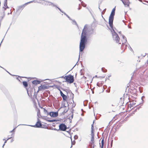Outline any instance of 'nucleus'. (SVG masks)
<instances>
[{"label":"nucleus","mask_w":148,"mask_h":148,"mask_svg":"<svg viewBox=\"0 0 148 148\" xmlns=\"http://www.w3.org/2000/svg\"><path fill=\"white\" fill-rule=\"evenodd\" d=\"M80 8H78V10H80Z\"/></svg>","instance_id":"a18cd8bd"},{"label":"nucleus","mask_w":148,"mask_h":148,"mask_svg":"<svg viewBox=\"0 0 148 148\" xmlns=\"http://www.w3.org/2000/svg\"><path fill=\"white\" fill-rule=\"evenodd\" d=\"M23 84L25 87H26L28 86L27 82L26 81H23Z\"/></svg>","instance_id":"6ab92c4d"},{"label":"nucleus","mask_w":148,"mask_h":148,"mask_svg":"<svg viewBox=\"0 0 148 148\" xmlns=\"http://www.w3.org/2000/svg\"><path fill=\"white\" fill-rule=\"evenodd\" d=\"M54 130H57V129H56V128H54Z\"/></svg>","instance_id":"79ce46f5"},{"label":"nucleus","mask_w":148,"mask_h":148,"mask_svg":"<svg viewBox=\"0 0 148 148\" xmlns=\"http://www.w3.org/2000/svg\"><path fill=\"white\" fill-rule=\"evenodd\" d=\"M47 121L50 122H53L56 121V120H48Z\"/></svg>","instance_id":"b1692460"},{"label":"nucleus","mask_w":148,"mask_h":148,"mask_svg":"<svg viewBox=\"0 0 148 148\" xmlns=\"http://www.w3.org/2000/svg\"><path fill=\"white\" fill-rule=\"evenodd\" d=\"M97 85L98 86H99V87H100V86H101V84H99V83H97Z\"/></svg>","instance_id":"f704fd0d"},{"label":"nucleus","mask_w":148,"mask_h":148,"mask_svg":"<svg viewBox=\"0 0 148 148\" xmlns=\"http://www.w3.org/2000/svg\"><path fill=\"white\" fill-rule=\"evenodd\" d=\"M41 108L43 109V112L45 115L47 116H48L49 115V112L46 110L45 108Z\"/></svg>","instance_id":"ddd939ff"},{"label":"nucleus","mask_w":148,"mask_h":148,"mask_svg":"<svg viewBox=\"0 0 148 148\" xmlns=\"http://www.w3.org/2000/svg\"><path fill=\"white\" fill-rule=\"evenodd\" d=\"M115 7L113 9L109 17V24L111 29V32L112 33L113 40L116 41V42L119 44H121V43L120 42V38L118 35L115 32L113 28V22L114 19V16L115 14Z\"/></svg>","instance_id":"f257e3e1"},{"label":"nucleus","mask_w":148,"mask_h":148,"mask_svg":"<svg viewBox=\"0 0 148 148\" xmlns=\"http://www.w3.org/2000/svg\"><path fill=\"white\" fill-rule=\"evenodd\" d=\"M37 119H38V121L36 122V124L35 125H29L30 126L32 127H38V128L41 127L42 126V124H41L40 122L39 121V119L38 118H37Z\"/></svg>","instance_id":"39448f33"},{"label":"nucleus","mask_w":148,"mask_h":148,"mask_svg":"<svg viewBox=\"0 0 148 148\" xmlns=\"http://www.w3.org/2000/svg\"><path fill=\"white\" fill-rule=\"evenodd\" d=\"M51 117H56L58 116V112H49V114Z\"/></svg>","instance_id":"0eeeda50"},{"label":"nucleus","mask_w":148,"mask_h":148,"mask_svg":"<svg viewBox=\"0 0 148 148\" xmlns=\"http://www.w3.org/2000/svg\"><path fill=\"white\" fill-rule=\"evenodd\" d=\"M47 88V87L45 85H41L38 87L39 90H45Z\"/></svg>","instance_id":"9d476101"},{"label":"nucleus","mask_w":148,"mask_h":148,"mask_svg":"<svg viewBox=\"0 0 148 148\" xmlns=\"http://www.w3.org/2000/svg\"><path fill=\"white\" fill-rule=\"evenodd\" d=\"M106 9H104L103 10L102 12H101L102 15L103 14H104V13H105V12L106 11ZM102 17H103L102 15Z\"/></svg>","instance_id":"cd10ccee"},{"label":"nucleus","mask_w":148,"mask_h":148,"mask_svg":"<svg viewBox=\"0 0 148 148\" xmlns=\"http://www.w3.org/2000/svg\"><path fill=\"white\" fill-rule=\"evenodd\" d=\"M72 21V23L73 25H76L77 26H78V25L76 22V21L75 20H73L72 19L71 20Z\"/></svg>","instance_id":"4be33fe9"},{"label":"nucleus","mask_w":148,"mask_h":148,"mask_svg":"<svg viewBox=\"0 0 148 148\" xmlns=\"http://www.w3.org/2000/svg\"><path fill=\"white\" fill-rule=\"evenodd\" d=\"M101 148H103V146L104 145V139L103 138L101 141Z\"/></svg>","instance_id":"5701e85b"},{"label":"nucleus","mask_w":148,"mask_h":148,"mask_svg":"<svg viewBox=\"0 0 148 148\" xmlns=\"http://www.w3.org/2000/svg\"><path fill=\"white\" fill-rule=\"evenodd\" d=\"M37 116H38V118L40 117V110L39 109L37 111Z\"/></svg>","instance_id":"412c9836"},{"label":"nucleus","mask_w":148,"mask_h":148,"mask_svg":"<svg viewBox=\"0 0 148 148\" xmlns=\"http://www.w3.org/2000/svg\"><path fill=\"white\" fill-rule=\"evenodd\" d=\"M61 12H62V13H64V12H63V11H62L58 7H57V6H56V7Z\"/></svg>","instance_id":"c85d7f7f"},{"label":"nucleus","mask_w":148,"mask_h":148,"mask_svg":"<svg viewBox=\"0 0 148 148\" xmlns=\"http://www.w3.org/2000/svg\"><path fill=\"white\" fill-rule=\"evenodd\" d=\"M93 123H94V122H93V123L92 124V125H91V133H94L93 132V130H94V127Z\"/></svg>","instance_id":"aec40b11"},{"label":"nucleus","mask_w":148,"mask_h":148,"mask_svg":"<svg viewBox=\"0 0 148 148\" xmlns=\"http://www.w3.org/2000/svg\"><path fill=\"white\" fill-rule=\"evenodd\" d=\"M135 104V103L132 102V103H131L130 104V108H132V107H134Z\"/></svg>","instance_id":"a211bd4d"},{"label":"nucleus","mask_w":148,"mask_h":148,"mask_svg":"<svg viewBox=\"0 0 148 148\" xmlns=\"http://www.w3.org/2000/svg\"><path fill=\"white\" fill-rule=\"evenodd\" d=\"M3 140H5V142H4V143L5 144L6 143L7 141L8 140H7V139L6 140H5V139H3Z\"/></svg>","instance_id":"72a5a7b5"},{"label":"nucleus","mask_w":148,"mask_h":148,"mask_svg":"<svg viewBox=\"0 0 148 148\" xmlns=\"http://www.w3.org/2000/svg\"><path fill=\"white\" fill-rule=\"evenodd\" d=\"M34 1H31L28 2L27 3H26L25 4H24L22 5H21V6H20L18 7V10H22L25 7V6L26 5H27L28 3H32Z\"/></svg>","instance_id":"6e6552de"},{"label":"nucleus","mask_w":148,"mask_h":148,"mask_svg":"<svg viewBox=\"0 0 148 148\" xmlns=\"http://www.w3.org/2000/svg\"><path fill=\"white\" fill-rule=\"evenodd\" d=\"M94 133H91V141L93 143H94L93 141L94 140Z\"/></svg>","instance_id":"dca6fc26"},{"label":"nucleus","mask_w":148,"mask_h":148,"mask_svg":"<svg viewBox=\"0 0 148 148\" xmlns=\"http://www.w3.org/2000/svg\"><path fill=\"white\" fill-rule=\"evenodd\" d=\"M40 82L38 80H34L32 82L33 84L35 85H37L40 83Z\"/></svg>","instance_id":"f3484780"},{"label":"nucleus","mask_w":148,"mask_h":148,"mask_svg":"<svg viewBox=\"0 0 148 148\" xmlns=\"http://www.w3.org/2000/svg\"><path fill=\"white\" fill-rule=\"evenodd\" d=\"M101 70L103 72H106L107 71V70L103 68H102Z\"/></svg>","instance_id":"a878e982"},{"label":"nucleus","mask_w":148,"mask_h":148,"mask_svg":"<svg viewBox=\"0 0 148 148\" xmlns=\"http://www.w3.org/2000/svg\"><path fill=\"white\" fill-rule=\"evenodd\" d=\"M127 46H128L129 48H130L131 49H132V50L131 48V47L129 45H127L125 44L124 43H123V44H122V47L123 48L124 47L125 49L126 48V47H127Z\"/></svg>","instance_id":"2eb2a0df"},{"label":"nucleus","mask_w":148,"mask_h":148,"mask_svg":"<svg viewBox=\"0 0 148 148\" xmlns=\"http://www.w3.org/2000/svg\"><path fill=\"white\" fill-rule=\"evenodd\" d=\"M55 86L56 87V88H58V86L57 85H55Z\"/></svg>","instance_id":"c9c22d12"},{"label":"nucleus","mask_w":148,"mask_h":148,"mask_svg":"<svg viewBox=\"0 0 148 148\" xmlns=\"http://www.w3.org/2000/svg\"><path fill=\"white\" fill-rule=\"evenodd\" d=\"M60 94L61 96H62L63 99L64 100H66L67 99V97L66 96L64 95L62 92L61 91H60Z\"/></svg>","instance_id":"f8f14e48"},{"label":"nucleus","mask_w":148,"mask_h":148,"mask_svg":"<svg viewBox=\"0 0 148 148\" xmlns=\"http://www.w3.org/2000/svg\"><path fill=\"white\" fill-rule=\"evenodd\" d=\"M16 127H15L14 129L12 130L10 132V133H12V132H14V130L16 129Z\"/></svg>","instance_id":"7c9ffc66"},{"label":"nucleus","mask_w":148,"mask_h":148,"mask_svg":"<svg viewBox=\"0 0 148 148\" xmlns=\"http://www.w3.org/2000/svg\"><path fill=\"white\" fill-rule=\"evenodd\" d=\"M88 29V25H85L82 30L81 37L79 45V52H82L84 50L85 44L87 41L86 37L87 30ZM80 52H79V59L80 58Z\"/></svg>","instance_id":"f03ea898"},{"label":"nucleus","mask_w":148,"mask_h":148,"mask_svg":"<svg viewBox=\"0 0 148 148\" xmlns=\"http://www.w3.org/2000/svg\"><path fill=\"white\" fill-rule=\"evenodd\" d=\"M22 125H26L22 124Z\"/></svg>","instance_id":"49530a36"},{"label":"nucleus","mask_w":148,"mask_h":148,"mask_svg":"<svg viewBox=\"0 0 148 148\" xmlns=\"http://www.w3.org/2000/svg\"><path fill=\"white\" fill-rule=\"evenodd\" d=\"M71 140H72L71 139ZM75 141H74L73 142H72V141L71 140V146L70 148H71L72 147V145H74L75 144Z\"/></svg>","instance_id":"bb28decb"},{"label":"nucleus","mask_w":148,"mask_h":148,"mask_svg":"<svg viewBox=\"0 0 148 148\" xmlns=\"http://www.w3.org/2000/svg\"><path fill=\"white\" fill-rule=\"evenodd\" d=\"M61 77L64 78L66 80V82H69L70 83H73L74 80L73 76L71 75H68L64 77L63 76Z\"/></svg>","instance_id":"7ed1b4c3"},{"label":"nucleus","mask_w":148,"mask_h":148,"mask_svg":"<svg viewBox=\"0 0 148 148\" xmlns=\"http://www.w3.org/2000/svg\"><path fill=\"white\" fill-rule=\"evenodd\" d=\"M5 145V143H4V144H3V146H2V147H3H3L4 146V145Z\"/></svg>","instance_id":"a19ab883"},{"label":"nucleus","mask_w":148,"mask_h":148,"mask_svg":"<svg viewBox=\"0 0 148 148\" xmlns=\"http://www.w3.org/2000/svg\"><path fill=\"white\" fill-rule=\"evenodd\" d=\"M66 16L70 20H72V19L67 14H66Z\"/></svg>","instance_id":"473e14b6"},{"label":"nucleus","mask_w":148,"mask_h":148,"mask_svg":"<svg viewBox=\"0 0 148 148\" xmlns=\"http://www.w3.org/2000/svg\"><path fill=\"white\" fill-rule=\"evenodd\" d=\"M82 5L84 7H85L86 6V5L83 2H82Z\"/></svg>","instance_id":"c756f323"},{"label":"nucleus","mask_w":148,"mask_h":148,"mask_svg":"<svg viewBox=\"0 0 148 148\" xmlns=\"http://www.w3.org/2000/svg\"><path fill=\"white\" fill-rule=\"evenodd\" d=\"M11 136L12 137H8L7 139V140H8L11 138L12 137H13L14 136V133H13L12 134Z\"/></svg>","instance_id":"393cba45"},{"label":"nucleus","mask_w":148,"mask_h":148,"mask_svg":"<svg viewBox=\"0 0 148 148\" xmlns=\"http://www.w3.org/2000/svg\"><path fill=\"white\" fill-rule=\"evenodd\" d=\"M64 14L66 15L67 14L65 12L64 13Z\"/></svg>","instance_id":"37998d69"},{"label":"nucleus","mask_w":148,"mask_h":148,"mask_svg":"<svg viewBox=\"0 0 148 148\" xmlns=\"http://www.w3.org/2000/svg\"><path fill=\"white\" fill-rule=\"evenodd\" d=\"M121 35L122 36V44H123V43H125L127 41V40L126 39V37L124 35L121 34Z\"/></svg>","instance_id":"9b49d317"},{"label":"nucleus","mask_w":148,"mask_h":148,"mask_svg":"<svg viewBox=\"0 0 148 148\" xmlns=\"http://www.w3.org/2000/svg\"><path fill=\"white\" fill-rule=\"evenodd\" d=\"M75 106V104H74L73 105V106H72V107H74Z\"/></svg>","instance_id":"58836bf2"},{"label":"nucleus","mask_w":148,"mask_h":148,"mask_svg":"<svg viewBox=\"0 0 148 148\" xmlns=\"http://www.w3.org/2000/svg\"><path fill=\"white\" fill-rule=\"evenodd\" d=\"M121 32H119V33L120 34H121Z\"/></svg>","instance_id":"c03bdc74"},{"label":"nucleus","mask_w":148,"mask_h":148,"mask_svg":"<svg viewBox=\"0 0 148 148\" xmlns=\"http://www.w3.org/2000/svg\"><path fill=\"white\" fill-rule=\"evenodd\" d=\"M74 138L75 139H76L78 138V136L77 135H75L74 136Z\"/></svg>","instance_id":"2f4dec72"},{"label":"nucleus","mask_w":148,"mask_h":148,"mask_svg":"<svg viewBox=\"0 0 148 148\" xmlns=\"http://www.w3.org/2000/svg\"><path fill=\"white\" fill-rule=\"evenodd\" d=\"M72 101H73V102L74 103V101H73V100Z\"/></svg>","instance_id":"09e8293b"},{"label":"nucleus","mask_w":148,"mask_h":148,"mask_svg":"<svg viewBox=\"0 0 148 148\" xmlns=\"http://www.w3.org/2000/svg\"><path fill=\"white\" fill-rule=\"evenodd\" d=\"M99 9L100 10V11H101L102 10H101L99 7Z\"/></svg>","instance_id":"ea45409f"},{"label":"nucleus","mask_w":148,"mask_h":148,"mask_svg":"<svg viewBox=\"0 0 148 148\" xmlns=\"http://www.w3.org/2000/svg\"><path fill=\"white\" fill-rule=\"evenodd\" d=\"M71 118H72H72H73V114H72L71 115Z\"/></svg>","instance_id":"4c0bfd02"},{"label":"nucleus","mask_w":148,"mask_h":148,"mask_svg":"<svg viewBox=\"0 0 148 148\" xmlns=\"http://www.w3.org/2000/svg\"><path fill=\"white\" fill-rule=\"evenodd\" d=\"M59 129L61 131H65L67 127L66 125L64 124L63 123L61 124L59 126Z\"/></svg>","instance_id":"20e7f679"},{"label":"nucleus","mask_w":148,"mask_h":148,"mask_svg":"<svg viewBox=\"0 0 148 148\" xmlns=\"http://www.w3.org/2000/svg\"><path fill=\"white\" fill-rule=\"evenodd\" d=\"M13 141H14V140H13V139H12V140H11V142L12 143V142H13Z\"/></svg>","instance_id":"e433bc0d"},{"label":"nucleus","mask_w":148,"mask_h":148,"mask_svg":"<svg viewBox=\"0 0 148 148\" xmlns=\"http://www.w3.org/2000/svg\"><path fill=\"white\" fill-rule=\"evenodd\" d=\"M3 8L5 10H6V8H8L7 5V0H6L5 1Z\"/></svg>","instance_id":"4468645a"},{"label":"nucleus","mask_w":148,"mask_h":148,"mask_svg":"<svg viewBox=\"0 0 148 148\" xmlns=\"http://www.w3.org/2000/svg\"><path fill=\"white\" fill-rule=\"evenodd\" d=\"M140 1H141V0H139Z\"/></svg>","instance_id":"8fccbe9b"},{"label":"nucleus","mask_w":148,"mask_h":148,"mask_svg":"<svg viewBox=\"0 0 148 148\" xmlns=\"http://www.w3.org/2000/svg\"><path fill=\"white\" fill-rule=\"evenodd\" d=\"M42 1H43L44 2H42V3L43 4H45L46 5H52L54 7H56V5H55V4H53V3L48 1H45V0H42Z\"/></svg>","instance_id":"423d86ee"},{"label":"nucleus","mask_w":148,"mask_h":148,"mask_svg":"<svg viewBox=\"0 0 148 148\" xmlns=\"http://www.w3.org/2000/svg\"><path fill=\"white\" fill-rule=\"evenodd\" d=\"M125 6H129V0H120Z\"/></svg>","instance_id":"1a4fd4ad"},{"label":"nucleus","mask_w":148,"mask_h":148,"mask_svg":"<svg viewBox=\"0 0 148 148\" xmlns=\"http://www.w3.org/2000/svg\"><path fill=\"white\" fill-rule=\"evenodd\" d=\"M109 77H108V78H107V79H109Z\"/></svg>","instance_id":"de8ad7c7"}]
</instances>
